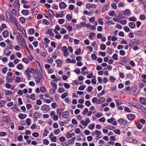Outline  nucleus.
Returning <instances> with one entry per match:
<instances>
[{
    "mask_svg": "<svg viewBox=\"0 0 146 146\" xmlns=\"http://www.w3.org/2000/svg\"><path fill=\"white\" fill-rule=\"evenodd\" d=\"M36 72V71L34 70L33 68H28L25 70V73L26 76L28 80L30 79L31 77V76L29 74H35Z\"/></svg>",
    "mask_w": 146,
    "mask_h": 146,
    "instance_id": "1",
    "label": "nucleus"
},
{
    "mask_svg": "<svg viewBox=\"0 0 146 146\" xmlns=\"http://www.w3.org/2000/svg\"><path fill=\"white\" fill-rule=\"evenodd\" d=\"M8 16H9V19H8L10 23H14L15 25L18 22L16 19L11 15L9 12H7L6 13V16L7 18H8Z\"/></svg>",
    "mask_w": 146,
    "mask_h": 146,
    "instance_id": "2",
    "label": "nucleus"
},
{
    "mask_svg": "<svg viewBox=\"0 0 146 146\" xmlns=\"http://www.w3.org/2000/svg\"><path fill=\"white\" fill-rule=\"evenodd\" d=\"M16 38L17 40L19 45L25 41L21 34L19 33H18L17 35L16 36Z\"/></svg>",
    "mask_w": 146,
    "mask_h": 146,
    "instance_id": "3",
    "label": "nucleus"
},
{
    "mask_svg": "<svg viewBox=\"0 0 146 146\" xmlns=\"http://www.w3.org/2000/svg\"><path fill=\"white\" fill-rule=\"evenodd\" d=\"M62 52H63V55L64 56H67L69 54V52L68 51L67 48L66 46H64L61 47Z\"/></svg>",
    "mask_w": 146,
    "mask_h": 146,
    "instance_id": "4",
    "label": "nucleus"
},
{
    "mask_svg": "<svg viewBox=\"0 0 146 146\" xmlns=\"http://www.w3.org/2000/svg\"><path fill=\"white\" fill-rule=\"evenodd\" d=\"M37 76L35 78V80L36 83H42L43 80L42 76L38 73V75H37Z\"/></svg>",
    "mask_w": 146,
    "mask_h": 146,
    "instance_id": "5",
    "label": "nucleus"
},
{
    "mask_svg": "<svg viewBox=\"0 0 146 146\" xmlns=\"http://www.w3.org/2000/svg\"><path fill=\"white\" fill-rule=\"evenodd\" d=\"M139 43V40L132 39L131 40L130 42V46L131 47H132L135 45H138Z\"/></svg>",
    "mask_w": 146,
    "mask_h": 146,
    "instance_id": "6",
    "label": "nucleus"
},
{
    "mask_svg": "<svg viewBox=\"0 0 146 146\" xmlns=\"http://www.w3.org/2000/svg\"><path fill=\"white\" fill-rule=\"evenodd\" d=\"M137 90L136 87L135 86H132L130 92V94H134Z\"/></svg>",
    "mask_w": 146,
    "mask_h": 146,
    "instance_id": "7",
    "label": "nucleus"
},
{
    "mask_svg": "<svg viewBox=\"0 0 146 146\" xmlns=\"http://www.w3.org/2000/svg\"><path fill=\"white\" fill-rule=\"evenodd\" d=\"M105 100V98L104 97L99 98L98 99L97 104H101L104 102Z\"/></svg>",
    "mask_w": 146,
    "mask_h": 146,
    "instance_id": "8",
    "label": "nucleus"
},
{
    "mask_svg": "<svg viewBox=\"0 0 146 146\" xmlns=\"http://www.w3.org/2000/svg\"><path fill=\"white\" fill-rule=\"evenodd\" d=\"M69 115V112L68 111H65L62 113V117L64 118H67L68 117Z\"/></svg>",
    "mask_w": 146,
    "mask_h": 146,
    "instance_id": "9",
    "label": "nucleus"
},
{
    "mask_svg": "<svg viewBox=\"0 0 146 146\" xmlns=\"http://www.w3.org/2000/svg\"><path fill=\"white\" fill-rule=\"evenodd\" d=\"M47 33L49 34L50 36L52 37H53L54 36V34L52 32V30L50 29H48L47 31Z\"/></svg>",
    "mask_w": 146,
    "mask_h": 146,
    "instance_id": "10",
    "label": "nucleus"
},
{
    "mask_svg": "<svg viewBox=\"0 0 146 146\" xmlns=\"http://www.w3.org/2000/svg\"><path fill=\"white\" fill-rule=\"evenodd\" d=\"M96 7L95 4L88 3L86 5V7L87 9H90L91 8H96Z\"/></svg>",
    "mask_w": 146,
    "mask_h": 146,
    "instance_id": "11",
    "label": "nucleus"
},
{
    "mask_svg": "<svg viewBox=\"0 0 146 146\" xmlns=\"http://www.w3.org/2000/svg\"><path fill=\"white\" fill-rule=\"evenodd\" d=\"M127 118L130 120H133L135 118V115L133 114H129L127 115Z\"/></svg>",
    "mask_w": 146,
    "mask_h": 146,
    "instance_id": "12",
    "label": "nucleus"
},
{
    "mask_svg": "<svg viewBox=\"0 0 146 146\" xmlns=\"http://www.w3.org/2000/svg\"><path fill=\"white\" fill-rule=\"evenodd\" d=\"M66 6V5L64 2H62L59 3V7L60 9H64Z\"/></svg>",
    "mask_w": 146,
    "mask_h": 146,
    "instance_id": "13",
    "label": "nucleus"
},
{
    "mask_svg": "<svg viewBox=\"0 0 146 146\" xmlns=\"http://www.w3.org/2000/svg\"><path fill=\"white\" fill-rule=\"evenodd\" d=\"M139 101L143 105H146V101L145 99L143 97H140L139 98Z\"/></svg>",
    "mask_w": 146,
    "mask_h": 146,
    "instance_id": "14",
    "label": "nucleus"
},
{
    "mask_svg": "<svg viewBox=\"0 0 146 146\" xmlns=\"http://www.w3.org/2000/svg\"><path fill=\"white\" fill-rule=\"evenodd\" d=\"M76 61L75 59H72V60L70 58H67L66 60V63H75Z\"/></svg>",
    "mask_w": 146,
    "mask_h": 146,
    "instance_id": "15",
    "label": "nucleus"
},
{
    "mask_svg": "<svg viewBox=\"0 0 146 146\" xmlns=\"http://www.w3.org/2000/svg\"><path fill=\"white\" fill-rule=\"evenodd\" d=\"M49 106L48 105H44L42 106L41 109L42 111H46L48 109H49Z\"/></svg>",
    "mask_w": 146,
    "mask_h": 146,
    "instance_id": "16",
    "label": "nucleus"
},
{
    "mask_svg": "<svg viewBox=\"0 0 146 146\" xmlns=\"http://www.w3.org/2000/svg\"><path fill=\"white\" fill-rule=\"evenodd\" d=\"M63 12V11H62L61 12V14L58 13H56L55 15V17L57 18L62 17L64 15V14L62 13Z\"/></svg>",
    "mask_w": 146,
    "mask_h": 146,
    "instance_id": "17",
    "label": "nucleus"
},
{
    "mask_svg": "<svg viewBox=\"0 0 146 146\" xmlns=\"http://www.w3.org/2000/svg\"><path fill=\"white\" fill-rule=\"evenodd\" d=\"M2 120L3 121L6 122L7 123H9L10 122V120L8 116L3 117L2 118Z\"/></svg>",
    "mask_w": 146,
    "mask_h": 146,
    "instance_id": "18",
    "label": "nucleus"
},
{
    "mask_svg": "<svg viewBox=\"0 0 146 146\" xmlns=\"http://www.w3.org/2000/svg\"><path fill=\"white\" fill-rule=\"evenodd\" d=\"M5 95L10 96L12 94V92L10 90H6L5 91Z\"/></svg>",
    "mask_w": 146,
    "mask_h": 146,
    "instance_id": "19",
    "label": "nucleus"
},
{
    "mask_svg": "<svg viewBox=\"0 0 146 146\" xmlns=\"http://www.w3.org/2000/svg\"><path fill=\"white\" fill-rule=\"evenodd\" d=\"M18 117L20 119H23L26 117L27 115L25 114H20L19 115Z\"/></svg>",
    "mask_w": 146,
    "mask_h": 146,
    "instance_id": "20",
    "label": "nucleus"
},
{
    "mask_svg": "<svg viewBox=\"0 0 146 146\" xmlns=\"http://www.w3.org/2000/svg\"><path fill=\"white\" fill-rule=\"evenodd\" d=\"M131 11L129 9H126L123 12V14L125 15H129Z\"/></svg>",
    "mask_w": 146,
    "mask_h": 146,
    "instance_id": "21",
    "label": "nucleus"
},
{
    "mask_svg": "<svg viewBox=\"0 0 146 146\" xmlns=\"http://www.w3.org/2000/svg\"><path fill=\"white\" fill-rule=\"evenodd\" d=\"M21 13L23 15H28L29 13V11L26 10H23L21 11Z\"/></svg>",
    "mask_w": 146,
    "mask_h": 146,
    "instance_id": "22",
    "label": "nucleus"
},
{
    "mask_svg": "<svg viewBox=\"0 0 146 146\" xmlns=\"http://www.w3.org/2000/svg\"><path fill=\"white\" fill-rule=\"evenodd\" d=\"M96 35L95 33H89V38L91 40H92V38L94 36H95Z\"/></svg>",
    "mask_w": 146,
    "mask_h": 146,
    "instance_id": "23",
    "label": "nucleus"
},
{
    "mask_svg": "<svg viewBox=\"0 0 146 146\" xmlns=\"http://www.w3.org/2000/svg\"><path fill=\"white\" fill-rule=\"evenodd\" d=\"M3 35L4 37H6L8 35V32L7 31H5L3 33Z\"/></svg>",
    "mask_w": 146,
    "mask_h": 146,
    "instance_id": "24",
    "label": "nucleus"
},
{
    "mask_svg": "<svg viewBox=\"0 0 146 146\" xmlns=\"http://www.w3.org/2000/svg\"><path fill=\"white\" fill-rule=\"evenodd\" d=\"M106 128L111 130H112L113 129H115V128L111 125H108L106 126Z\"/></svg>",
    "mask_w": 146,
    "mask_h": 146,
    "instance_id": "25",
    "label": "nucleus"
},
{
    "mask_svg": "<svg viewBox=\"0 0 146 146\" xmlns=\"http://www.w3.org/2000/svg\"><path fill=\"white\" fill-rule=\"evenodd\" d=\"M129 26L131 29H133L135 28V25L133 22H130L129 24Z\"/></svg>",
    "mask_w": 146,
    "mask_h": 146,
    "instance_id": "26",
    "label": "nucleus"
},
{
    "mask_svg": "<svg viewBox=\"0 0 146 146\" xmlns=\"http://www.w3.org/2000/svg\"><path fill=\"white\" fill-rule=\"evenodd\" d=\"M65 19H60L58 20V22L59 24H62L65 22Z\"/></svg>",
    "mask_w": 146,
    "mask_h": 146,
    "instance_id": "27",
    "label": "nucleus"
},
{
    "mask_svg": "<svg viewBox=\"0 0 146 146\" xmlns=\"http://www.w3.org/2000/svg\"><path fill=\"white\" fill-rule=\"evenodd\" d=\"M6 79L7 80V82H10L11 81L13 80L14 78L13 77L9 78V77L6 76Z\"/></svg>",
    "mask_w": 146,
    "mask_h": 146,
    "instance_id": "28",
    "label": "nucleus"
},
{
    "mask_svg": "<svg viewBox=\"0 0 146 146\" xmlns=\"http://www.w3.org/2000/svg\"><path fill=\"white\" fill-rule=\"evenodd\" d=\"M15 25H16L19 31H22V29H21V28L20 27V25H19L18 22L16 23Z\"/></svg>",
    "mask_w": 146,
    "mask_h": 146,
    "instance_id": "29",
    "label": "nucleus"
},
{
    "mask_svg": "<svg viewBox=\"0 0 146 146\" xmlns=\"http://www.w3.org/2000/svg\"><path fill=\"white\" fill-rule=\"evenodd\" d=\"M51 84L53 87L52 88L56 89L57 88V85L54 82H51Z\"/></svg>",
    "mask_w": 146,
    "mask_h": 146,
    "instance_id": "30",
    "label": "nucleus"
},
{
    "mask_svg": "<svg viewBox=\"0 0 146 146\" xmlns=\"http://www.w3.org/2000/svg\"><path fill=\"white\" fill-rule=\"evenodd\" d=\"M92 101L94 104L97 103V104L98 99L94 97L92 99Z\"/></svg>",
    "mask_w": 146,
    "mask_h": 146,
    "instance_id": "31",
    "label": "nucleus"
},
{
    "mask_svg": "<svg viewBox=\"0 0 146 146\" xmlns=\"http://www.w3.org/2000/svg\"><path fill=\"white\" fill-rule=\"evenodd\" d=\"M80 123L82 125L85 126H86L88 125L87 123L85 121H84V120H81L80 121Z\"/></svg>",
    "mask_w": 146,
    "mask_h": 146,
    "instance_id": "32",
    "label": "nucleus"
},
{
    "mask_svg": "<svg viewBox=\"0 0 146 146\" xmlns=\"http://www.w3.org/2000/svg\"><path fill=\"white\" fill-rule=\"evenodd\" d=\"M106 23L107 24L109 25H111L115 24V23L112 21H108L106 22Z\"/></svg>",
    "mask_w": 146,
    "mask_h": 146,
    "instance_id": "33",
    "label": "nucleus"
},
{
    "mask_svg": "<svg viewBox=\"0 0 146 146\" xmlns=\"http://www.w3.org/2000/svg\"><path fill=\"white\" fill-rule=\"evenodd\" d=\"M122 61H123V62L127 63L129 62V60L128 59V58L127 57H124Z\"/></svg>",
    "mask_w": 146,
    "mask_h": 146,
    "instance_id": "34",
    "label": "nucleus"
},
{
    "mask_svg": "<svg viewBox=\"0 0 146 146\" xmlns=\"http://www.w3.org/2000/svg\"><path fill=\"white\" fill-rule=\"evenodd\" d=\"M50 98L51 99V100L45 99L44 100V101H45V102L47 103H50L51 101L52 102L53 101V100L52 98H51V97H50Z\"/></svg>",
    "mask_w": 146,
    "mask_h": 146,
    "instance_id": "35",
    "label": "nucleus"
},
{
    "mask_svg": "<svg viewBox=\"0 0 146 146\" xmlns=\"http://www.w3.org/2000/svg\"><path fill=\"white\" fill-rule=\"evenodd\" d=\"M62 110L59 109H58L57 110V113L60 116L62 113Z\"/></svg>",
    "mask_w": 146,
    "mask_h": 146,
    "instance_id": "36",
    "label": "nucleus"
},
{
    "mask_svg": "<svg viewBox=\"0 0 146 146\" xmlns=\"http://www.w3.org/2000/svg\"><path fill=\"white\" fill-rule=\"evenodd\" d=\"M22 33L23 35V36L25 37H27V35L26 33V32L25 30L24 29V28L22 29Z\"/></svg>",
    "mask_w": 146,
    "mask_h": 146,
    "instance_id": "37",
    "label": "nucleus"
},
{
    "mask_svg": "<svg viewBox=\"0 0 146 146\" xmlns=\"http://www.w3.org/2000/svg\"><path fill=\"white\" fill-rule=\"evenodd\" d=\"M13 4V5L15 6H17L18 5H19V1L18 0H15Z\"/></svg>",
    "mask_w": 146,
    "mask_h": 146,
    "instance_id": "38",
    "label": "nucleus"
},
{
    "mask_svg": "<svg viewBox=\"0 0 146 146\" xmlns=\"http://www.w3.org/2000/svg\"><path fill=\"white\" fill-rule=\"evenodd\" d=\"M140 108L142 111L145 113H146V109H145L143 106H141Z\"/></svg>",
    "mask_w": 146,
    "mask_h": 146,
    "instance_id": "39",
    "label": "nucleus"
},
{
    "mask_svg": "<svg viewBox=\"0 0 146 146\" xmlns=\"http://www.w3.org/2000/svg\"><path fill=\"white\" fill-rule=\"evenodd\" d=\"M95 125L94 124H90L88 125V128L90 129H92L94 128Z\"/></svg>",
    "mask_w": 146,
    "mask_h": 146,
    "instance_id": "40",
    "label": "nucleus"
},
{
    "mask_svg": "<svg viewBox=\"0 0 146 146\" xmlns=\"http://www.w3.org/2000/svg\"><path fill=\"white\" fill-rule=\"evenodd\" d=\"M21 81V78L17 76L16 77L15 79V82L16 83H19Z\"/></svg>",
    "mask_w": 146,
    "mask_h": 146,
    "instance_id": "41",
    "label": "nucleus"
},
{
    "mask_svg": "<svg viewBox=\"0 0 146 146\" xmlns=\"http://www.w3.org/2000/svg\"><path fill=\"white\" fill-rule=\"evenodd\" d=\"M20 21L22 23H25V19L23 17H21L19 18Z\"/></svg>",
    "mask_w": 146,
    "mask_h": 146,
    "instance_id": "42",
    "label": "nucleus"
},
{
    "mask_svg": "<svg viewBox=\"0 0 146 146\" xmlns=\"http://www.w3.org/2000/svg\"><path fill=\"white\" fill-rule=\"evenodd\" d=\"M35 30L33 29H31L29 30V33L31 35H33L34 33Z\"/></svg>",
    "mask_w": 146,
    "mask_h": 146,
    "instance_id": "43",
    "label": "nucleus"
},
{
    "mask_svg": "<svg viewBox=\"0 0 146 146\" xmlns=\"http://www.w3.org/2000/svg\"><path fill=\"white\" fill-rule=\"evenodd\" d=\"M129 20L130 21L134 22L136 20V18L134 17H132L129 18Z\"/></svg>",
    "mask_w": 146,
    "mask_h": 146,
    "instance_id": "44",
    "label": "nucleus"
},
{
    "mask_svg": "<svg viewBox=\"0 0 146 146\" xmlns=\"http://www.w3.org/2000/svg\"><path fill=\"white\" fill-rule=\"evenodd\" d=\"M66 17L68 20H70L72 19V16L69 14H67L66 16Z\"/></svg>",
    "mask_w": 146,
    "mask_h": 146,
    "instance_id": "45",
    "label": "nucleus"
},
{
    "mask_svg": "<svg viewBox=\"0 0 146 146\" xmlns=\"http://www.w3.org/2000/svg\"><path fill=\"white\" fill-rule=\"evenodd\" d=\"M34 116L35 118H38L40 117L39 113H35L34 114Z\"/></svg>",
    "mask_w": 146,
    "mask_h": 146,
    "instance_id": "46",
    "label": "nucleus"
},
{
    "mask_svg": "<svg viewBox=\"0 0 146 146\" xmlns=\"http://www.w3.org/2000/svg\"><path fill=\"white\" fill-rule=\"evenodd\" d=\"M56 89L52 88L49 90V92L51 94H53L55 91V90Z\"/></svg>",
    "mask_w": 146,
    "mask_h": 146,
    "instance_id": "47",
    "label": "nucleus"
},
{
    "mask_svg": "<svg viewBox=\"0 0 146 146\" xmlns=\"http://www.w3.org/2000/svg\"><path fill=\"white\" fill-rule=\"evenodd\" d=\"M81 50L80 49H78L75 52V53L77 55H79L81 54Z\"/></svg>",
    "mask_w": 146,
    "mask_h": 146,
    "instance_id": "48",
    "label": "nucleus"
},
{
    "mask_svg": "<svg viewBox=\"0 0 146 146\" xmlns=\"http://www.w3.org/2000/svg\"><path fill=\"white\" fill-rule=\"evenodd\" d=\"M43 141V143L44 145H48L49 144L48 141L47 139H44Z\"/></svg>",
    "mask_w": 146,
    "mask_h": 146,
    "instance_id": "49",
    "label": "nucleus"
},
{
    "mask_svg": "<svg viewBox=\"0 0 146 146\" xmlns=\"http://www.w3.org/2000/svg\"><path fill=\"white\" fill-rule=\"evenodd\" d=\"M67 32V31H66L64 29H62L60 32V33L61 34H64L65 33H66Z\"/></svg>",
    "mask_w": 146,
    "mask_h": 146,
    "instance_id": "50",
    "label": "nucleus"
},
{
    "mask_svg": "<svg viewBox=\"0 0 146 146\" xmlns=\"http://www.w3.org/2000/svg\"><path fill=\"white\" fill-rule=\"evenodd\" d=\"M12 13L14 15L16 16L17 15V12L15 9H12Z\"/></svg>",
    "mask_w": 146,
    "mask_h": 146,
    "instance_id": "51",
    "label": "nucleus"
},
{
    "mask_svg": "<svg viewBox=\"0 0 146 146\" xmlns=\"http://www.w3.org/2000/svg\"><path fill=\"white\" fill-rule=\"evenodd\" d=\"M114 119L113 118L111 117L110 119L107 120L108 122L109 123H111L112 122L114 121Z\"/></svg>",
    "mask_w": 146,
    "mask_h": 146,
    "instance_id": "52",
    "label": "nucleus"
},
{
    "mask_svg": "<svg viewBox=\"0 0 146 146\" xmlns=\"http://www.w3.org/2000/svg\"><path fill=\"white\" fill-rule=\"evenodd\" d=\"M30 98L31 100H35V94H31L30 97Z\"/></svg>",
    "mask_w": 146,
    "mask_h": 146,
    "instance_id": "53",
    "label": "nucleus"
},
{
    "mask_svg": "<svg viewBox=\"0 0 146 146\" xmlns=\"http://www.w3.org/2000/svg\"><path fill=\"white\" fill-rule=\"evenodd\" d=\"M98 22L99 24H100L102 25H103L104 24L103 21H102V18H100L98 20Z\"/></svg>",
    "mask_w": 146,
    "mask_h": 146,
    "instance_id": "54",
    "label": "nucleus"
},
{
    "mask_svg": "<svg viewBox=\"0 0 146 146\" xmlns=\"http://www.w3.org/2000/svg\"><path fill=\"white\" fill-rule=\"evenodd\" d=\"M106 48V46L104 44H102L100 45V48L102 50H104Z\"/></svg>",
    "mask_w": 146,
    "mask_h": 146,
    "instance_id": "55",
    "label": "nucleus"
},
{
    "mask_svg": "<svg viewBox=\"0 0 146 146\" xmlns=\"http://www.w3.org/2000/svg\"><path fill=\"white\" fill-rule=\"evenodd\" d=\"M93 88L92 86H90L88 88L87 91L89 92H92Z\"/></svg>",
    "mask_w": 146,
    "mask_h": 146,
    "instance_id": "56",
    "label": "nucleus"
},
{
    "mask_svg": "<svg viewBox=\"0 0 146 146\" xmlns=\"http://www.w3.org/2000/svg\"><path fill=\"white\" fill-rule=\"evenodd\" d=\"M64 86L65 88L67 89L69 88L70 87V85L66 83H64Z\"/></svg>",
    "mask_w": 146,
    "mask_h": 146,
    "instance_id": "57",
    "label": "nucleus"
},
{
    "mask_svg": "<svg viewBox=\"0 0 146 146\" xmlns=\"http://www.w3.org/2000/svg\"><path fill=\"white\" fill-rule=\"evenodd\" d=\"M57 105L55 102H53L51 105L52 107L53 108H55L57 107Z\"/></svg>",
    "mask_w": 146,
    "mask_h": 146,
    "instance_id": "58",
    "label": "nucleus"
},
{
    "mask_svg": "<svg viewBox=\"0 0 146 146\" xmlns=\"http://www.w3.org/2000/svg\"><path fill=\"white\" fill-rule=\"evenodd\" d=\"M74 8V6L72 5H69V9L70 10H73Z\"/></svg>",
    "mask_w": 146,
    "mask_h": 146,
    "instance_id": "59",
    "label": "nucleus"
},
{
    "mask_svg": "<svg viewBox=\"0 0 146 146\" xmlns=\"http://www.w3.org/2000/svg\"><path fill=\"white\" fill-rule=\"evenodd\" d=\"M124 4L122 2H120L118 5V6L119 7H124Z\"/></svg>",
    "mask_w": 146,
    "mask_h": 146,
    "instance_id": "60",
    "label": "nucleus"
},
{
    "mask_svg": "<svg viewBox=\"0 0 146 146\" xmlns=\"http://www.w3.org/2000/svg\"><path fill=\"white\" fill-rule=\"evenodd\" d=\"M48 12L49 13V15L51 16H53L54 17V13L52 12V11L51 10L49 9L48 10Z\"/></svg>",
    "mask_w": 146,
    "mask_h": 146,
    "instance_id": "61",
    "label": "nucleus"
},
{
    "mask_svg": "<svg viewBox=\"0 0 146 146\" xmlns=\"http://www.w3.org/2000/svg\"><path fill=\"white\" fill-rule=\"evenodd\" d=\"M40 65V64H36V68L39 72L41 70V68Z\"/></svg>",
    "mask_w": 146,
    "mask_h": 146,
    "instance_id": "62",
    "label": "nucleus"
},
{
    "mask_svg": "<svg viewBox=\"0 0 146 146\" xmlns=\"http://www.w3.org/2000/svg\"><path fill=\"white\" fill-rule=\"evenodd\" d=\"M109 14L110 16H113L115 15V13L113 11H111L109 12Z\"/></svg>",
    "mask_w": 146,
    "mask_h": 146,
    "instance_id": "63",
    "label": "nucleus"
},
{
    "mask_svg": "<svg viewBox=\"0 0 146 146\" xmlns=\"http://www.w3.org/2000/svg\"><path fill=\"white\" fill-rule=\"evenodd\" d=\"M88 112V109L87 108H85L82 112V113L86 115Z\"/></svg>",
    "mask_w": 146,
    "mask_h": 146,
    "instance_id": "64",
    "label": "nucleus"
}]
</instances>
